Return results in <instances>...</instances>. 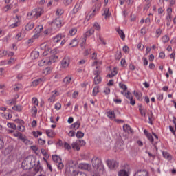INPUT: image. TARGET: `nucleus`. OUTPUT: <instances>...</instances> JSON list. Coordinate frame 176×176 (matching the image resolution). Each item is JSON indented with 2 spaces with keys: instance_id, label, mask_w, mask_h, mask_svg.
Listing matches in <instances>:
<instances>
[{
  "instance_id": "obj_1",
  "label": "nucleus",
  "mask_w": 176,
  "mask_h": 176,
  "mask_svg": "<svg viewBox=\"0 0 176 176\" xmlns=\"http://www.w3.org/2000/svg\"><path fill=\"white\" fill-rule=\"evenodd\" d=\"M68 176H87L85 172L80 171L74 168V162L70 160L67 164V168L65 172Z\"/></svg>"
},
{
  "instance_id": "obj_2",
  "label": "nucleus",
  "mask_w": 176,
  "mask_h": 176,
  "mask_svg": "<svg viewBox=\"0 0 176 176\" xmlns=\"http://www.w3.org/2000/svg\"><path fill=\"white\" fill-rule=\"evenodd\" d=\"M43 168L41 166V163L39 162H37L36 165L32 167L30 170V171L26 173L23 174L21 176H35L38 173H42Z\"/></svg>"
},
{
  "instance_id": "obj_3",
  "label": "nucleus",
  "mask_w": 176,
  "mask_h": 176,
  "mask_svg": "<svg viewBox=\"0 0 176 176\" xmlns=\"http://www.w3.org/2000/svg\"><path fill=\"white\" fill-rule=\"evenodd\" d=\"M37 164H34V162H32V157H28L22 162L21 167L23 170H31V168H32V166L35 167Z\"/></svg>"
},
{
  "instance_id": "obj_4",
  "label": "nucleus",
  "mask_w": 176,
  "mask_h": 176,
  "mask_svg": "<svg viewBox=\"0 0 176 176\" xmlns=\"http://www.w3.org/2000/svg\"><path fill=\"white\" fill-rule=\"evenodd\" d=\"M92 166L95 168L96 170H100L102 173L105 171V168L104 167V164H102V161L101 159L95 157L91 160Z\"/></svg>"
},
{
  "instance_id": "obj_5",
  "label": "nucleus",
  "mask_w": 176,
  "mask_h": 176,
  "mask_svg": "<svg viewBox=\"0 0 176 176\" xmlns=\"http://www.w3.org/2000/svg\"><path fill=\"white\" fill-rule=\"evenodd\" d=\"M106 164L110 170H115L119 167V163L113 160H107L106 161Z\"/></svg>"
},
{
  "instance_id": "obj_6",
  "label": "nucleus",
  "mask_w": 176,
  "mask_h": 176,
  "mask_svg": "<svg viewBox=\"0 0 176 176\" xmlns=\"http://www.w3.org/2000/svg\"><path fill=\"white\" fill-rule=\"evenodd\" d=\"M167 14L165 18V20L166 21V25L167 27H170L171 25V14H173V9L171 8H168L166 10Z\"/></svg>"
},
{
  "instance_id": "obj_7",
  "label": "nucleus",
  "mask_w": 176,
  "mask_h": 176,
  "mask_svg": "<svg viewBox=\"0 0 176 176\" xmlns=\"http://www.w3.org/2000/svg\"><path fill=\"white\" fill-rule=\"evenodd\" d=\"M71 61V58L68 56L64 57V58L60 61V68L63 69H65V68H68L69 67V63Z\"/></svg>"
},
{
  "instance_id": "obj_8",
  "label": "nucleus",
  "mask_w": 176,
  "mask_h": 176,
  "mask_svg": "<svg viewBox=\"0 0 176 176\" xmlns=\"http://www.w3.org/2000/svg\"><path fill=\"white\" fill-rule=\"evenodd\" d=\"M64 23L63 22V20L61 18L58 17L55 19L52 23V27H56V28H60L63 27Z\"/></svg>"
},
{
  "instance_id": "obj_9",
  "label": "nucleus",
  "mask_w": 176,
  "mask_h": 176,
  "mask_svg": "<svg viewBox=\"0 0 176 176\" xmlns=\"http://www.w3.org/2000/svg\"><path fill=\"white\" fill-rule=\"evenodd\" d=\"M34 19H38L43 13V10L41 8H36L32 10Z\"/></svg>"
},
{
  "instance_id": "obj_10",
  "label": "nucleus",
  "mask_w": 176,
  "mask_h": 176,
  "mask_svg": "<svg viewBox=\"0 0 176 176\" xmlns=\"http://www.w3.org/2000/svg\"><path fill=\"white\" fill-rule=\"evenodd\" d=\"M80 170H85L86 171L91 170V165L89 164L81 163L78 165Z\"/></svg>"
},
{
  "instance_id": "obj_11",
  "label": "nucleus",
  "mask_w": 176,
  "mask_h": 176,
  "mask_svg": "<svg viewBox=\"0 0 176 176\" xmlns=\"http://www.w3.org/2000/svg\"><path fill=\"white\" fill-rule=\"evenodd\" d=\"M45 81H46V78H45L44 77L37 78L32 82V86L35 87L36 86H38V85H39L40 83H43V82H45Z\"/></svg>"
},
{
  "instance_id": "obj_12",
  "label": "nucleus",
  "mask_w": 176,
  "mask_h": 176,
  "mask_svg": "<svg viewBox=\"0 0 176 176\" xmlns=\"http://www.w3.org/2000/svg\"><path fill=\"white\" fill-rule=\"evenodd\" d=\"M135 176H149V172L145 169L139 170L135 173Z\"/></svg>"
},
{
  "instance_id": "obj_13",
  "label": "nucleus",
  "mask_w": 176,
  "mask_h": 176,
  "mask_svg": "<svg viewBox=\"0 0 176 176\" xmlns=\"http://www.w3.org/2000/svg\"><path fill=\"white\" fill-rule=\"evenodd\" d=\"M82 7H83V1H79L76 4L73 10L76 13L79 12V10H80V9H82Z\"/></svg>"
},
{
  "instance_id": "obj_14",
  "label": "nucleus",
  "mask_w": 176,
  "mask_h": 176,
  "mask_svg": "<svg viewBox=\"0 0 176 176\" xmlns=\"http://www.w3.org/2000/svg\"><path fill=\"white\" fill-rule=\"evenodd\" d=\"M118 72H119V69L118 67H114L111 71V74H107V78H113V76H116L118 75Z\"/></svg>"
},
{
  "instance_id": "obj_15",
  "label": "nucleus",
  "mask_w": 176,
  "mask_h": 176,
  "mask_svg": "<svg viewBox=\"0 0 176 176\" xmlns=\"http://www.w3.org/2000/svg\"><path fill=\"white\" fill-rule=\"evenodd\" d=\"M57 61H58V56H56V55H51L48 59L49 64H52Z\"/></svg>"
},
{
  "instance_id": "obj_16",
  "label": "nucleus",
  "mask_w": 176,
  "mask_h": 176,
  "mask_svg": "<svg viewBox=\"0 0 176 176\" xmlns=\"http://www.w3.org/2000/svg\"><path fill=\"white\" fill-rule=\"evenodd\" d=\"M107 116H108L109 119H110L111 120H114V119L116 118V114H115L114 111H109L107 113Z\"/></svg>"
},
{
  "instance_id": "obj_17",
  "label": "nucleus",
  "mask_w": 176,
  "mask_h": 176,
  "mask_svg": "<svg viewBox=\"0 0 176 176\" xmlns=\"http://www.w3.org/2000/svg\"><path fill=\"white\" fill-rule=\"evenodd\" d=\"M103 13L102 14V16H104V19L105 20H107V19H109V17H111V12H109V8H104L103 9Z\"/></svg>"
},
{
  "instance_id": "obj_18",
  "label": "nucleus",
  "mask_w": 176,
  "mask_h": 176,
  "mask_svg": "<svg viewBox=\"0 0 176 176\" xmlns=\"http://www.w3.org/2000/svg\"><path fill=\"white\" fill-rule=\"evenodd\" d=\"M133 94L138 101H142V93L141 91H134Z\"/></svg>"
},
{
  "instance_id": "obj_19",
  "label": "nucleus",
  "mask_w": 176,
  "mask_h": 176,
  "mask_svg": "<svg viewBox=\"0 0 176 176\" xmlns=\"http://www.w3.org/2000/svg\"><path fill=\"white\" fill-rule=\"evenodd\" d=\"M80 127V122L76 121L70 126V129L72 130H78Z\"/></svg>"
},
{
  "instance_id": "obj_20",
  "label": "nucleus",
  "mask_w": 176,
  "mask_h": 176,
  "mask_svg": "<svg viewBox=\"0 0 176 176\" xmlns=\"http://www.w3.org/2000/svg\"><path fill=\"white\" fill-rule=\"evenodd\" d=\"M72 148L75 151H80V144H79L78 140L72 143Z\"/></svg>"
},
{
  "instance_id": "obj_21",
  "label": "nucleus",
  "mask_w": 176,
  "mask_h": 176,
  "mask_svg": "<svg viewBox=\"0 0 176 176\" xmlns=\"http://www.w3.org/2000/svg\"><path fill=\"white\" fill-rule=\"evenodd\" d=\"M16 22L14 23L11 24L9 26V28H16V27H19V25H20V19H19V16H16Z\"/></svg>"
},
{
  "instance_id": "obj_22",
  "label": "nucleus",
  "mask_w": 176,
  "mask_h": 176,
  "mask_svg": "<svg viewBox=\"0 0 176 176\" xmlns=\"http://www.w3.org/2000/svg\"><path fill=\"white\" fill-rule=\"evenodd\" d=\"M21 141L25 144V145H32L33 142L31 140H28L26 136H22Z\"/></svg>"
},
{
  "instance_id": "obj_23",
  "label": "nucleus",
  "mask_w": 176,
  "mask_h": 176,
  "mask_svg": "<svg viewBox=\"0 0 176 176\" xmlns=\"http://www.w3.org/2000/svg\"><path fill=\"white\" fill-rule=\"evenodd\" d=\"M35 26V24L34 23V22H28L25 28L26 31H31V30H32V28H34V27Z\"/></svg>"
},
{
  "instance_id": "obj_24",
  "label": "nucleus",
  "mask_w": 176,
  "mask_h": 176,
  "mask_svg": "<svg viewBox=\"0 0 176 176\" xmlns=\"http://www.w3.org/2000/svg\"><path fill=\"white\" fill-rule=\"evenodd\" d=\"M30 57L32 60H36L39 57V52L38 51H33L31 54Z\"/></svg>"
},
{
  "instance_id": "obj_25",
  "label": "nucleus",
  "mask_w": 176,
  "mask_h": 176,
  "mask_svg": "<svg viewBox=\"0 0 176 176\" xmlns=\"http://www.w3.org/2000/svg\"><path fill=\"white\" fill-rule=\"evenodd\" d=\"M64 83L65 85H71L72 83V76H67L63 79Z\"/></svg>"
},
{
  "instance_id": "obj_26",
  "label": "nucleus",
  "mask_w": 176,
  "mask_h": 176,
  "mask_svg": "<svg viewBox=\"0 0 176 176\" xmlns=\"http://www.w3.org/2000/svg\"><path fill=\"white\" fill-rule=\"evenodd\" d=\"M123 130L124 131H125V133H133V130L131 129V127H130V125L129 124H124Z\"/></svg>"
},
{
  "instance_id": "obj_27",
  "label": "nucleus",
  "mask_w": 176,
  "mask_h": 176,
  "mask_svg": "<svg viewBox=\"0 0 176 176\" xmlns=\"http://www.w3.org/2000/svg\"><path fill=\"white\" fill-rule=\"evenodd\" d=\"M93 34H94V29L91 28L84 34V36L89 38V36H91V35H93Z\"/></svg>"
},
{
  "instance_id": "obj_28",
  "label": "nucleus",
  "mask_w": 176,
  "mask_h": 176,
  "mask_svg": "<svg viewBox=\"0 0 176 176\" xmlns=\"http://www.w3.org/2000/svg\"><path fill=\"white\" fill-rule=\"evenodd\" d=\"M49 59H43L38 63L39 67H43V65H49Z\"/></svg>"
},
{
  "instance_id": "obj_29",
  "label": "nucleus",
  "mask_w": 176,
  "mask_h": 176,
  "mask_svg": "<svg viewBox=\"0 0 176 176\" xmlns=\"http://www.w3.org/2000/svg\"><path fill=\"white\" fill-rule=\"evenodd\" d=\"M79 45V41H78V38H74L69 43L70 46H72V47H75L76 46H78Z\"/></svg>"
},
{
  "instance_id": "obj_30",
  "label": "nucleus",
  "mask_w": 176,
  "mask_h": 176,
  "mask_svg": "<svg viewBox=\"0 0 176 176\" xmlns=\"http://www.w3.org/2000/svg\"><path fill=\"white\" fill-rule=\"evenodd\" d=\"M118 176H129V172L126 169H122L118 172Z\"/></svg>"
},
{
  "instance_id": "obj_31",
  "label": "nucleus",
  "mask_w": 176,
  "mask_h": 176,
  "mask_svg": "<svg viewBox=\"0 0 176 176\" xmlns=\"http://www.w3.org/2000/svg\"><path fill=\"white\" fill-rule=\"evenodd\" d=\"M61 39H63V36H61V34H58L55 37L53 38V41H54V43H58V42H60V41H61Z\"/></svg>"
},
{
  "instance_id": "obj_32",
  "label": "nucleus",
  "mask_w": 176,
  "mask_h": 176,
  "mask_svg": "<svg viewBox=\"0 0 176 176\" xmlns=\"http://www.w3.org/2000/svg\"><path fill=\"white\" fill-rule=\"evenodd\" d=\"M101 76H96L94 78V82L95 85H100V83H101Z\"/></svg>"
},
{
  "instance_id": "obj_33",
  "label": "nucleus",
  "mask_w": 176,
  "mask_h": 176,
  "mask_svg": "<svg viewBox=\"0 0 176 176\" xmlns=\"http://www.w3.org/2000/svg\"><path fill=\"white\" fill-rule=\"evenodd\" d=\"M146 137L148 138V140L150 141V142H151V144L153 145V146H155V148H156V145L153 143V136H152V135L151 133H147L146 134Z\"/></svg>"
},
{
  "instance_id": "obj_34",
  "label": "nucleus",
  "mask_w": 176,
  "mask_h": 176,
  "mask_svg": "<svg viewBox=\"0 0 176 176\" xmlns=\"http://www.w3.org/2000/svg\"><path fill=\"white\" fill-rule=\"evenodd\" d=\"M117 32L119 34L121 39H124V38H126V35L124 34V32H123V30H120V29H117L116 30Z\"/></svg>"
},
{
  "instance_id": "obj_35",
  "label": "nucleus",
  "mask_w": 176,
  "mask_h": 176,
  "mask_svg": "<svg viewBox=\"0 0 176 176\" xmlns=\"http://www.w3.org/2000/svg\"><path fill=\"white\" fill-rule=\"evenodd\" d=\"M78 29L76 28H73L69 31V34L71 36H74V35H76Z\"/></svg>"
},
{
  "instance_id": "obj_36",
  "label": "nucleus",
  "mask_w": 176,
  "mask_h": 176,
  "mask_svg": "<svg viewBox=\"0 0 176 176\" xmlns=\"http://www.w3.org/2000/svg\"><path fill=\"white\" fill-rule=\"evenodd\" d=\"M98 93H100V89H99L98 86H96L93 89L92 96H94V97H96V96H97V94H98Z\"/></svg>"
},
{
  "instance_id": "obj_37",
  "label": "nucleus",
  "mask_w": 176,
  "mask_h": 176,
  "mask_svg": "<svg viewBox=\"0 0 176 176\" xmlns=\"http://www.w3.org/2000/svg\"><path fill=\"white\" fill-rule=\"evenodd\" d=\"M52 67H46L43 71V74H44L45 75H49L52 73Z\"/></svg>"
},
{
  "instance_id": "obj_38",
  "label": "nucleus",
  "mask_w": 176,
  "mask_h": 176,
  "mask_svg": "<svg viewBox=\"0 0 176 176\" xmlns=\"http://www.w3.org/2000/svg\"><path fill=\"white\" fill-rule=\"evenodd\" d=\"M163 32V30L162 28H158L155 31V38H159L162 35V33Z\"/></svg>"
},
{
  "instance_id": "obj_39",
  "label": "nucleus",
  "mask_w": 176,
  "mask_h": 176,
  "mask_svg": "<svg viewBox=\"0 0 176 176\" xmlns=\"http://www.w3.org/2000/svg\"><path fill=\"white\" fill-rule=\"evenodd\" d=\"M12 109L14 111H16L17 112H21V111H23V107L21 105H16L12 107Z\"/></svg>"
},
{
  "instance_id": "obj_40",
  "label": "nucleus",
  "mask_w": 176,
  "mask_h": 176,
  "mask_svg": "<svg viewBox=\"0 0 176 176\" xmlns=\"http://www.w3.org/2000/svg\"><path fill=\"white\" fill-rule=\"evenodd\" d=\"M101 8V4L100 3H98L96 4H95V7H94L93 8V12H98V10H100Z\"/></svg>"
},
{
  "instance_id": "obj_41",
  "label": "nucleus",
  "mask_w": 176,
  "mask_h": 176,
  "mask_svg": "<svg viewBox=\"0 0 176 176\" xmlns=\"http://www.w3.org/2000/svg\"><path fill=\"white\" fill-rule=\"evenodd\" d=\"M52 160L55 163H59V162H61V158L57 155H52Z\"/></svg>"
},
{
  "instance_id": "obj_42",
  "label": "nucleus",
  "mask_w": 176,
  "mask_h": 176,
  "mask_svg": "<svg viewBox=\"0 0 176 176\" xmlns=\"http://www.w3.org/2000/svg\"><path fill=\"white\" fill-rule=\"evenodd\" d=\"M168 41H170V37L168 35H164V36H162V41L163 42V43H167Z\"/></svg>"
},
{
  "instance_id": "obj_43",
  "label": "nucleus",
  "mask_w": 176,
  "mask_h": 176,
  "mask_svg": "<svg viewBox=\"0 0 176 176\" xmlns=\"http://www.w3.org/2000/svg\"><path fill=\"white\" fill-rule=\"evenodd\" d=\"M64 14V10L61 9V8H58L56 10V16H61Z\"/></svg>"
},
{
  "instance_id": "obj_44",
  "label": "nucleus",
  "mask_w": 176,
  "mask_h": 176,
  "mask_svg": "<svg viewBox=\"0 0 176 176\" xmlns=\"http://www.w3.org/2000/svg\"><path fill=\"white\" fill-rule=\"evenodd\" d=\"M46 134L50 138H53V137H54V133H53V131H52V130H47Z\"/></svg>"
},
{
  "instance_id": "obj_45",
  "label": "nucleus",
  "mask_w": 176,
  "mask_h": 176,
  "mask_svg": "<svg viewBox=\"0 0 176 176\" xmlns=\"http://www.w3.org/2000/svg\"><path fill=\"white\" fill-rule=\"evenodd\" d=\"M162 155L165 159H169V160H171V155L168 153L163 151Z\"/></svg>"
},
{
  "instance_id": "obj_46",
  "label": "nucleus",
  "mask_w": 176,
  "mask_h": 176,
  "mask_svg": "<svg viewBox=\"0 0 176 176\" xmlns=\"http://www.w3.org/2000/svg\"><path fill=\"white\" fill-rule=\"evenodd\" d=\"M7 126L8 127H9V129H12L13 130H17V126H16V124L13 123H8Z\"/></svg>"
},
{
  "instance_id": "obj_47",
  "label": "nucleus",
  "mask_w": 176,
  "mask_h": 176,
  "mask_svg": "<svg viewBox=\"0 0 176 176\" xmlns=\"http://www.w3.org/2000/svg\"><path fill=\"white\" fill-rule=\"evenodd\" d=\"M77 138H83L85 137V133L80 131H77L76 133Z\"/></svg>"
},
{
  "instance_id": "obj_48",
  "label": "nucleus",
  "mask_w": 176,
  "mask_h": 176,
  "mask_svg": "<svg viewBox=\"0 0 176 176\" xmlns=\"http://www.w3.org/2000/svg\"><path fill=\"white\" fill-rule=\"evenodd\" d=\"M16 63V58H11L8 61H7L8 65H13Z\"/></svg>"
},
{
  "instance_id": "obj_49",
  "label": "nucleus",
  "mask_w": 176,
  "mask_h": 176,
  "mask_svg": "<svg viewBox=\"0 0 176 176\" xmlns=\"http://www.w3.org/2000/svg\"><path fill=\"white\" fill-rule=\"evenodd\" d=\"M139 111L140 112L141 116H143V118H145L146 116V111H145V109L140 108L139 109Z\"/></svg>"
},
{
  "instance_id": "obj_50",
  "label": "nucleus",
  "mask_w": 176,
  "mask_h": 176,
  "mask_svg": "<svg viewBox=\"0 0 176 176\" xmlns=\"http://www.w3.org/2000/svg\"><path fill=\"white\" fill-rule=\"evenodd\" d=\"M124 97H126V98H127L128 100H130V98H131L133 97V96L131 95V93L130 92V91H127V92H125V94H124Z\"/></svg>"
},
{
  "instance_id": "obj_51",
  "label": "nucleus",
  "mask_w": 176,
  "mask_h": 176,
  "mask_svg": "<svg viewBox=\"0 0 176 176\" xmlns=\"http://www.w3.org/2000/svg\"><path fill=\"white\" fill-rule=\"evenodd\" d=\"M0 56L1 57H5V56H8V51H6V50H0Z\"/></svg>"
},
{
  "instance_id": "obj_52",
  "label": "nucleus",
  "mask_w": 176,
  "mask_h": 176,
  "mask_svg": "<svg viewBox=\"0 0 176 176\" xmlns=\"http://www.w3.org/2000/svg\"><path fill=\"white\" fill-rule=\"evenodd\" d=\"M119 87L120 89L124 90V91H126V90H127V86L122 82L119 83Z\"/></svg>"
},
{
  "instance_id": "obj_53",
  "label": "nucleus",
  "mask_w": 176,
  "mask_h": 176,
  "mask_svg": "<svg viewBox=\"0 0 176 176\" xmlns=\"http://www.w3.org/2000/svg\"><path fill=\"white\" fill-rule=\"evenodd\" d=\"M74 0H63V4L65 6H69L72 3Z\"/></svg>"
},
{
  "instance_id": "obj_54",
  "label": "nucleus",
  "mask_w": 176,
  "mask_h": 176,
  "mask_svg": "<svg viewBox=\"0 0 176 176\" xmlns=\"http://www.w3.org/2000/svg\"><path fill=\"white\" fill-rule=\"evenodd\" d=\"M63 146L67 151H71V145L66 142L63 143Z\"/></svg>"
},
{
  "instance_id": "obj_55",
  "label": "nucleus",
  "mask_w": 176,
  "mask_h": 176,
  "mask_svg": "<svg viewBox=\"0 0 176 176\" xmlns=\"http://www.w3.org/2000/svg\"><path fill=\"white\" fill-rule=\"evenodd\" d=\"M14 137H16L19 138V140H21V138L23 137V134L20 132H16L14 133Z\"/></svg>"
},
{
  "instance_id": "obj_56",
  "label": "nucleus",
  "mask_w": 176,
  "mask_h": 176,
  "mask_svg": "<svg viewBox=\"0 0 176 176\" xmlns=\"http://www.w3.org/2000/svg\"><path fill=\"white\" fill-rule=\"evenodd\" d=\"M42 30H43V27L42 26H38L35 28L34 31L37 34H40V32H42Z\"/></svg>"
},
{
  "instance_id": "obj_57",
  "label": "nucleus",
  "mask_w": 176,
  "mask_h": 176,
  "mask_svg": "<svg viewBox=\"0 0 176 176\" xmlns=\"http://www.w3.org/2000/svg\"><path fill=\"white\" fill-rule=\"evenodd\" d=\"M94 28H95V30H96L97 31H100V30H101V26L100 25V24H98V23L96 22L94 23Z\"/></svg>"
},
{
  "instance_id": "obj_58",
  "label": "nucleus",
  "mask_w": 176,
  "mask_h": 176,
  "mask_svg": "<svg viewBox=\"0 0 176 176\" xmlns=\"http://www.w3.org/2000/svg\"><path fill=\"white\" fill-rule=\"evenodd\" d=\"M32 104H34V105H36V107L39 105V102L38 101V98H32Z\"/></svg>"
},
{
  "instance_id": "obj_59",
  "label": "nucleus",
  "mask_w": 176,
  "mask_h": 176,
  "mask_svg": "<svg viewBox=\"0 0 176 176\" xmlns=\"http://www.w3.org/2000/svg\"><path fill=\"white\" fill-rule=\"evenodd\" d=\"M54 108L56 111H60V109H61V103L60 102L56 103Z\"/></svg>"
},
{
  "instance_id": "obj_60",
  "label": "nucleus",
  "mask_w": 176,
  "mask_h": 176,
  "mask_svg": "<svg viewBox=\"0 0 176 176\" xmlns=\"http://www.w3.org/2000/svg\"><path fill=\"white\" fill-rule=\"evenodd\" d=\"M151 3H146L143 8V10H144V11L149 10V8H151Z\"/></svg>"
},
{
  "instance_id": "obj_61",
  "label": "nucleus",
  "mask_w": 176,
  "mask_h": 176,
  "mask_svg": "<svg viewBox=\"0 0 176 176\" xmlns=\"http://www.w3.org/2000/svg\"><path fill=\"white\" fill-rule=\"evenodd\" d=\"M91 49H87L84 52V56L86 57V56H89V54H91Z\"/></svg>"
},
{
  "instance_id": "obj_62",
  "label": "nucleus",
  "mask_w": 176,
  "mask_h": 176,
  "mask_svg": "<svg viewBox=\"0 0 176 176\" xmlns=\"http://www.w3.org/2000/svg\"><path fill=\"white\" fill-rule=\"evenodd\" d=\"M31 111L33 115H36V113H38V109L35 106L32 107Z\"/></svg>"
},
{
  "instance_id": "obj_63",
  "label": "nucleus",
  "mask_w": 176,
  "mask_h": 176,
  "mask_svg": "<svg viewBox=\"0 0 176 176\" xmlns=\"http://www.w3.org/2000/svg\"><path fill=\"white\" fill-rule=\"evenodd\" d=\"M27 17L29 20L31 19H34V14H33L32 11L28 13Z\"/></svg>"
},
{
  "instance_id": "obj_64",
  "label": "nucleus",
  "mask_w": 176,
  "mask_h": 176,
  "mask_svg": "<svg viewBox=\"0 0 176 176\" xmlns=\"http://www.w3.org/2000/svg\"><path fill=\"white\" fill-rule=\"evenodd\" d=\"M91 59L97 60V53L96 52L92 53V54L91 55Z\"/></svg>"
}]
</instances>
